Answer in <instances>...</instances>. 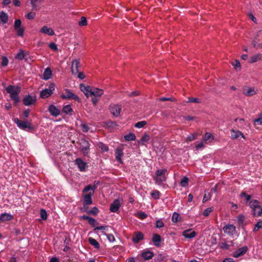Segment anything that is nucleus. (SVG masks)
<instances>
[{
  "instance_id": "1",
  "label": "nucleus",
  "mask_w": 262,
  "mask_h": 262,
  "mask_svg": "<svg viewBox=\"0 0 262 262\" xmlns=\"http://www.w3.org/2000/svg\"><path fill=\"white\" fill-rule=\"evenodd\" d=\"M7 92L10 94L11 98L14 101L15 104H17L20 101L18 94L20 92V89L13 85H9L6 88Z\"/></svg>"
},
{
  "instance_id": "2",
  "label": "nucleus",
  "mask_w": 262,
  "mask_h": 262,
  "mask_svg": "<svg viewBox=\"0 0 262 262\" xmlns=\"http://www.w3.org/2000/svg\"><path fill=\"white\" fill-rule=\"evenodd\" d=\"M14 122L16 124L20 129L27 131L32 132L34 130V127L31 122L28 121H21L17 118L13 119Z\"/></svg>"
},
{
  "instance_id": "3",
  "label": "nucleus",
  "mask_w": 262,
  "mask_h": 262,
  "mask_svg": "<svg viewBox=\"0 0 262 262\" xmlns=\"http://www.w3.org/2000/svg\"><path fill=\"white\" fill-rule=\"evenodd\" d=\"M79 146V150L84 156H87L90 153V144L89 142L84 138H80L77 142Z\"/></svg>"
},
{
  "instance_id": "4",
  "label": "nucleus",
  "mask_w": 262,
  "mask_h": 262,
  "mask_svg": "<svg viewBox=\"0 0 262 262\" xmlns=\"http://www.w3.org/2000/svg\"><path fill=\"white\" fill-rule=\"evenodd\" d=\"M249 205L252 209L254 216H259L262 214V207L259 205V201L256 200H251Z\"/></svg>"
},
{
  "instance_id": "5",
  "label": "nucleus",
  "mask_w": 262,
  "mask_h": 262,
  "mask_svg": "<svg viewBox=\"0 0 262 262\" xmlns=\"http://www.w3.org/2000/svg\"><path fill=\"white\" fill-rule=\"evenodd\" d=\"M64 91V93H62L60 96L62 99H74L79 102L81 101L80 98L72 93L70 90L66 89Z\"/></svg>"
},
{
  "instance_id": "6",
  "label": "nucleus",
  "mask_w": 262,
  "mask_h": 262,
  "mask_svg": "<svg viewBox=\"0 0 262 262\" xmlns=\"http://www.w3.org/2000/svg\"><path fill=\"white\" fill-rule=\"evenodd\" d=\"M55 90V84L53 83H50L48 88L42 90L40 93V97L41 98L45 99L49 97Z\"/></svg>"
},
{
  "instance_id": "7",
  "label": "nucleus",
  "mask_w": 262,
  "mask_h": 262,
  "mask_svg": "<svg viewBox=\"0 0 262 262\" xmlns=\"http://www.w3.org/2000/svg\"><path fill=\"white\" fill-rule=\"evenodd\" d=\"M111 113L115 117H118L122 110L121 105L116 104H111L108 108Z\"/></svg>"
},
{
  "instance_id": "8",
  "label": "nucleus",
  "mask_w": 262,
  "mask_h": 262,
  "mask_svg": "<svg viewBox=\"0 0 262 262\" xmlns=\"http://www.w3.org/2000/svg\"><path fill=\"white\" fill-rule=\"evenodd\" d=\"M21 26V20L19 19H16L14 22V29L16 31L17 36L23 37L24 34L25 29Z\"/></svg>"
},
{
  "instance_id": "9",
  "label": "nucleus",
  "mask_w": 262,
  "mask_h": 262,
  "mask_svg": "<svg viewBox=\"0 0 262 262\" xmlns=\"http://www.w3.org/2000/svg\"><path fill=\"white\" fill-rule=\"evenodd\" d=\"M74 163L80 171H85L86 170L87 163L84 162L81 158H76L74 161Z\"/></svg>"
},
{
  "instance_id": "10",
  "label": "nucleus",
  "mask_w": 262,
  "mask_h": 262,
  "mask_svg": "<svg viewBox=\"0 0 262 262\" xmlns=\"http://www.w3.org/2000/svg\"><path fill=\"white\" fill-rule=\"evenodd\" d=\"M124 148L123 146H119L115 150V158L117 161L120 164H123L122 157L123 156Z\"/></svg>"
},
{
  "instance_id": "11",
  "label": "nucleus",
  "mask_w": 262,
  "mask_h": 262,
  "mask_svg": "<svg viewBox=\"0 0 262 262\" xmlns=\"http://www.w3.org/2000/svg\"><path fill=\"white\" fill-rule=\"evenodd\" d=\"M248 248L247 246H245L238 248L233 252L232 256L235 258H238L244 255L248 251Z\"/></svg>"
},
{
  "instance_id": "12",
  "label": "nucleus",
  "mask_w": 262,
  "mask_h": 262,
  "mask_svg": "<svg viewBox=\"0 0 262 262\" xmlns=\"http://www.w3.org/2000/svg\"><path fill=\"white\" fill-rule=\"evenodd\" d=\"M36 101L35 96H32L30 95H28L25 96L23 99V103L27 106L34 104Z\"/></svg>"
},
{
  "instance_id": "13",
  "label": "nucleus",
  "mask_w": 262,
  "mask_h": 262,
  "mask_svg": "<svg viewBox=\"0 0 262 262\" xmlns=\"http://www.w3.org/2000/svg\"><path fill=\"white\" fill-rule=\"evenodd\" d=\"M223 230L225 233L228 234V235H233L236 231V228L234 225L232 224H229L226 225L223 228Z\"/></svg>"
},
{
  "instance_id": "14",
  "label": "nucleus",
  "mask_w": 262,
  "mask_h": 262,
  "mask_svg": "<svg viewBox=\"0 0 262 262\" xmlns=\"http://www.w3.org/2000/svg\"><path fill=\"white\" fill-rule=\"evenodd\" d=\"M80 67V62L78 59H74L71 65V71L73 75H76L79 72V68Z\"/></svg>"
},
{
  "instance_id": "15",
  "label": "nucleus",
  "mask_w": 262,
  "mask_h": 262,
  "mask_svg": "<svg viewBox=\"0 0 262 262\" xmlns=\"http://www.w3.org/2000/svg\"><path fill=\"white\" fill-rule=\"evenodd\" d=\"M48 110L51 115L52 116L57 117L60 115V110L53 104L50 105Z\"/></svg>"
},
{
  "instance_id": "16",
  "label": "nucleus",
  "mask_w": 262,
  "mask_h": 262,
  "mask_svg": "<svg viewBox=\"0 0 262 262\" xmlns=\"http://www.w3.org/2000/svg\"><path fill=\"white\" fill-rule=\"evenodd\" d=\"M239 137L245 139L244 135L239 130H236L234 129L231 130V139L232 140L238 139Z\"/></svg>"
},
{
  "instance_id": "17",
  "label": "nucleus",
  "mask_w": 262,
  "mask_h": 262,
  "mask_svg": "<svg viewBox=\"0 0 262 262\" xmlns=\"http://www.w3.org/2000/svg\"><path fill=\"white\" fill-rule=\"evenodd\" d=\"M80 90L83 92L85 95L89 97L91 96V92L92 90V87L89 85L85 86L83 84H80L79 85Z\"/></svg>"
},
{
  "instance_id": "18",
  "label": "nucleus",
  "mask_w": 262,
  "mask_h": 262,
  "mask_svg": "<svg viewBox=\"0 0 262 262\" xmlns=\"http://www.w3.org/2000/svg\"><path fill=\"white\" fill-rule=\"evenodd\" d=\"M120 207V203L118 199L115 200L110 205V210L112 212H117Z\"/></svg>"
},
{
  "instance_id": "19",
  "label": "nucleus",
  "mask_w": 262,
  "mask_h": 262,
  "mask_svg": "<svg viewBox=\"0 0 262 262\" xmlns=\"http://www.w3.org/2000/svg\"><path fill=\"white\" fill-rule=\"evenodd\" d=\"M182 235L186 238H192L196 236V233L191 229H187L183 232Z\"/></svg>"
},
{
  "instance_id": "20",
  "label": "nucleus",
  "mask_w": 262,
  "mask_h": 262,
  "mask_svg": "<svg viewBox=\"0 0 262 262\" xmlns=\"http://www.w3.org/2000/svg\"><path fill=\"white\" fill-rule=\"evenodd\" d=\"M152 242L156 247H159L161 246V237L159 234L155 233L152 235Z\"/></svg>"
},
{
  "instance_id": "21",
  "label": "nucleus",
  "mask_w": 262,
  "mask_h": 262,
  "mask_svg": "<svg viewBox=\"0 0 262 262\" xmlns=\"http://www.w3.org/2000/svg\"><path fill=\"white\" fill-rule=\"evenodd\" d=\"M144 238V235L141 232H138L132 237V241L135 244H137Z\"/></svg>"
},
{
  "instance_id": "22",
  "label": "nucleus",
  "mask_w": 262,
  "mask_h": 262,
  "mask_svg": "<svg viewBox=\"0 0 262 262\" xmlns=\"http://www.w3.org/2000/svg\"><path fill=\"white\" fill-rule=\"evenodd\" d=\"M103 94V90L102 89H100L96 88H92V90L91 92V96H94L100 97Z\"/></svg>"
},
{
  "instance_id": "23",
  "label": "nucleus",
  "mask_w": 262,
  "mask_h": 262,
  "mask_svg": "<svg viewBox=\"0 0 262 262\" xmlns=\"http://www.w3.org/2000/svg\"><path fill=\"white\" fill-rule=\"evenodd\" d=\"M13 219V216L10 213H3L0 214V221L5 222L11 221Z\"/></svg>"
},
{
  "instance_id": "24",
  "label": "nucleus",
  "mask_w": 262,
  "mask_h": 262,
  "mask_svg": "<svg viewBox=\"0 0 262 262\" xmlns=\"http://www.w3.org/2000/svg\"><path fill=\"white\" fill-rule=\"evenodd\" d=\"M93 192H90L83 196L84 203L86 205H91L93 203L92 196L93 195Z\"/></svg>"
},
{
  "instance_id": "25",
  "label": "nucleus",
  "mask_w": 262,
  "mask_h": 262,
  "mask_svg": "<svg viewBox=\"0 0 262 262\" xmlns=\"http://www.w3.org/2000/svg\"><path fill=\"white\" fill-rule=\"evenodd\" d=\"M41 33L48 34L50 36H52L54 34V32L52 29L48 28L46 26H44L40 30Z\"/></svg>"
},
{
  "instance_id": "26",
  "label": "nucleus",
  "mask_w": 262,
  "mask_h": 262,
  "mask_svg": "<svg viewBox=\"0 0 262 262\" xmlns=\"http://www.w3.org/2000/svg\"><path fill=\"white\" fill-rule=\"evenodd\" d=\"M52 75V72L50 68H46L43 72V78L44 80H48L50 79Z\"/></svg>"
},
{
  "instance_id": "27",
  "label": "nucleus",
  "mask_w": 262,
  "mask_h": 262,
  "mask_svg": "<svg viewBox=\"0 0 262 262\" xmlns=\"http://www.w3.org/2000/svg\"><path fill=\"white\" fill-rule=\"evenodd\" d=\"M142 257L145 260H149L151 259L154 256V253L150 251H146L142 253Z\"/></svg>"
},
{
  "instance_id": "28",
  "label": "nucleus",
  "mask_w": 262,
  "mask_h": 262,
  "mask_svg": "<svg viewBox=\"0 0 262 262\" xmlns=\"http://www.w3.org/2000/svg\"><path fill=\"white\" fill-rule=\"evenodd\" d=\"M149 140V136L147 134L145 133L141 139L138 141V143L140 145H144L146 143L148 142Z\"/></svg>"
},
{
  "instance_id": "29",
  "label": "nucleus",
  "mask_w": 262,
  "mask_h": 262,
  "mask_svg": "<svg viewBox=\"0 0 262 262\" xmlns=\"http://www.w3.org/2000/svg\"><path fill=\"white\" fill-rule=\"evenodd\" d=\"M262 60V54H257L252 56L250 59L249 62L251 63H255L258 61Z\"/></svg>"
},
{
  "instance_id": "30",
  "label": "nucleus",
  "mask_w": 262,
  "mask_h": 262,
  "mask_svg": "<svg viewBox=\"0 0 262 262\" xmlns=\"http://www.w3.org/2000/svg\"><path fill=\"white\" fill-rule=\"evenodd\" d=\"M244 94L247 96H251L256 94L254 89L250 88L247 89H245L244 90Z\"/></svg>"
},
{
  "instance_id": "31",
  "label": "nucleus",
  "mask_w": 262,
  "mask_h": 262,
  "mask_svg": "<svg viewBox=\"0 0 262 262\" xmlns=\"http://www.w3.org/2000/svg\"><path fill=\"white\" fill-rule=\"evenodd\" d=\"M0 20L3 24H6L8 20V15L4 11L0 12Z\"/></svg>"
},
{
  "instance_id": "32",
  "label": "nucleus",
  "mask_w": 262,
  "mask_h": 262,
  "mask_svg": "<svg viewBox=\"0 0 262 262\" xmlns=\"http://www.w3.org/2000/svg\"><path fill=\"white\" fill-rule=\"evenodd\" d=\"M89 243L93 246L95 248L99 249L100 248L99 243L94 238L92 237L89 238Z\"/></svg>"
},
{
  "instance_id": "33",
  "label": "nucleus",
  "mask_w": 262,
  "mask_h": 262,
  "mask_svg": "<svg viewBox=\"0 0 262 262\" xmlns=\"http://www.w3.org/2000/svg\"><path fill=\"white\" fill-rule=\"evenodd\" d=\"M124 138L125 140L127 141H135L136 139V136L135 134L133 133H129L128 134L125 135Z\"/></svg>"
},
{
  "instance_id": "34",
  "label": "nucleus",
  "mask_w": 262,
  "mask_h": 262,
  "mask_svg": "<svg viewBox=\"0 0 262 262\" xmlns=\"http://www.w3.org/2000/svg\"><path fill=\"white\" fill-rule=\"evenodd\" d=\"M166 177L165 176H157L155 175V180L156 181V183L158 184H161L164 182L166 181Z\"/></svg>"
},
{
  "instance_id": "35",
  "label": "nucleus",
  "mask_w": 262,
  "mask_h": 262,
  "mask_svg": "<svg viewBox=\"0 0 262 262\" xmlns=\"http://www.w3.org/2000/svg\"><path fill=\"white\" fill-rule=\"evenodd\" d=\"M84 212H86L88 214H92L94 215H97L99 212V210L96 207H94L91 210H84Z\"/></svg>"
},
{
  "instance_id": "36",
  "label": "nucleus",
  "mask_w": 262,
  "mask_h": 262,
  "mask_svg": "<svg viewBox=\"0 0 262 262\" xmlns=\"http://www.w3.org/2000/svg\"><path fill=\"white\" fill-rule=\"evenodd\" d=\"M231 244H228L227 243H222L220 245V248L223 250H228L231 246L232 245V241L229 242Z\"/></svg>"
},
{
  "instance_id": "37",
  "label": "nucleus",
  "mask_w": 262,
  "mask_h": 262,
  "mask_svg": "<svg viewBox=\"0 0 262 262\" xmlns=\"http://www.w3.org/2000/svg\"><path fill=\"white\" fill-rule=\"evenodd\" d=\"M96 188H97V186L96 185L92 186L91 185H88L83 189L82 192L85 193L90 190H92V192H93V193H94Z\"/></svg>"
},
{
  "instance_id": "38",
  "label": "nucleus",
  "mask_w": 262,
  "mask_h": 262,
  "mask_svg": "<svg viewBox=\"0 0 262 262\" xmlns=\"http://www.w3.org/2000/svg\"><path fill=\"white\" fill-rule=\"evenodd\" d=\"M98 146L99 148H100L102 151L103 152H107L108 150V146L102 143V142H99L98 144Z\"/></svg>"
},
{
  "instance_id": "39",
  "label": "nucleus",
  "mask_w": 262,
  "mask_h": 262,
  "mask_svg": "<svg viewBox=\"0 0 262 262\" xmlns=\"http://www.w3.org/2000/svg\"><path fill=\"white\" fill-rule=\"evenodd\" d=\"M72 111L73 110L70 104L64 105L62 108V112L66 114H68Z\"/></svg>"
},
{
  "instance_id": "40",
  "label": "nucleus",
  "mask_w": 262,
  "mask_h": 262,
  "mask_svg": "<svg viewBox=\"0 0 262 262\" xmlns=\"http://www.w3.org/2000/svg\"><path fill=\"white\" fill-rule=\"evenodd\" d=\"M167 170L165 168L158 169L156 171L155 175L157 176H165V173L167 172Z\"/></svg>"
},
{
  "instance_id": "41",
  "label": "nucleus",
  "mask_w": 262,
  "mask_h": 262,
  "mask_svg": "<svg viewBox=\"0 0 262 262\" xmlns=\"http://www.w3.org/2000/svg\"><path fill=\"white\" fill-rule=\"evenodd\" d=\"M25 57V54L24 51L21 50L19 51V52L16 55L15 58L19 60H23Z\"/></svg>"
},
{
  "instance_id": "42",
  "label": "nucleus",
  "mask_w": 262,
  "mask_h": 262,
  "mask_svg": "<svg viewBox=\"0 0 262 262\" xmlns=\"http://www.w3.org/2000/svg\"><path fill=\"white\" fill-rule=\"evenodd\" d=\"M188 178L186 177H184L181 180L180 185L182 187H186L188 184Z\"/></svg>"
},
{
  "instance_id": "43",
  "label": "nucleus",
  "mask_w": 262,
  "mask_h": 262,
  "mask_svg": "<svg viewBox=\"0 0 262 262\" xmlns=\"http://www.w3.org/2000/svg\"><path fill=\"white\" fill-rule=\"evenodd\" d=\"M147 122L146 121H142L137 122L135 124V127L138 128H141L146 125Z\"/></svg>"
},
{
  "instance_id": "44",
  "label": "nucleus",
  "mask_w": 262,
  "mask_h": 262,
  "mask_svg": "<svg viewBox=\"0 0 262 262\" xmlns=\"http://www.w3.org/2000/svg\"><path fill=\"white\" fill-rule=\"evenodd\" d=\"M40 217L42 220L45 221L47 219V212L45 209H41L40 210Z\"/></svg>"
},
{
  "instance_id": "45",
  "label": "nucleus",
  "mask_w": 262,
  "mask_h": 262,
  "mask_svg": "<svg viewBox=\"0 0 262 262\" xmlns=\"http://www.w3.org/2000/svg\"><path fill=\"white\" fill-rule=\"evenodd\" d=\"M180 214L177 212H174L172 216V221L173 223H177L178 222L179 220Z\"/></svg>"
},
{
  "instance_id": "46",
  "label": "nucleus",
  "mask_w": 262,
  "mask_h": 262,
  "mask_svg": "<svg viewBox=\"0 0 262 262\" xmlns=\"http://www.w3.org/2000/svg\"><path fill=\"white\" fill-rule=\"evenodd\" d=\"M80 26H85L87 25V20L85 17L82 16L81 17L80 20L78 23Z\"/></svg>"
},
{
  "instance_id": "47",
  "label": "nucleus",
  "mask_w": 262,
  "mask_h": 262,
  "mask_svg": "<svg viewBox=\"0 0 262 262\" xmlns=\"http://www.w3.org/2000/svg\"><path fill=\"white\" fill-rule=\"evenodd\" d=\"M198 136L197 133H194L193 134H191L187 136L186 138V141H192L193 140H194Z\"/></svg>"
},
{
  "instance_id": "48",
  "label": "nucleus",
  "mask_w": 262,
  "mask_h": 262,
  "mask_svg": "<svg viewBox=\"0 0 262 262\" xmlns=\"http://www.w3.org/2000/svg\"><path fill=\"white\" fill-rule=\"evenodd\" d=\"M245 216L242 215H239L237 217V220L238 223V224L240 225H243L244 224V221H245Z\"/></svg>"
},
{
  "instance_id": "49",
  "label": "nucleus",
  "mask_w": 262,
  "mask_h": 262,
  "mask_svg": "<svg viewBox=\"0 0 262 262\" xmlns=\"http://www.w3.org/2000/svg\"><path fill=\"white\" fill-rule=\"evenodd\" d=\"M88 221V223L93 227H96V226L97 225L95 219L92 217H90Z\"/></svg>"
},
{
  "instance_id": "50",
  "label": "nucleus",
  "mask_w": 262,
  "mask_h": 262,
  "mask_svg": "<svg viewBox=\"0 0 262 262\" xmlns=\"http://www.w3.org/2000/svg\"><path fill=\"white\" fill-rule=\"evenodd\" d=\"M8 64V59L7 57L3 56L2 58L1 66L2 67H6Z\"/></svg>"
},
{
  "instance_id": "51",
  "label": "nucleus",
  "mask_w": 262,
  "mask_h": 262,
  "mask_svg": "<svg viewBox=\"0 0 262 262\" xmlns=\"http://www.w3.org/2000/svg\"><path fill=\"white\" fill-rule=\"evenodd\" d=\"M261 228H262V221H259L255 224V227L253 229V232H256Z\"/></svg>"
},
{
  "instance_id": "52",
  "label": "nucleus",
  "mask_w": 262,
  "mask_h": 262,
  "mask_svg": "<svg viewBox=\"0 0 262 262\" xmlns=\"http://www.w3.org/2000/svg\"><path fill=\"white\" fill-rule=\"evenodd\" d=\"M213 139L212 135L210 133H206L204 137L205 141H210V139Z\"/></svg>"
},
{
  "instance_id": "53",
  "label": "nucleus",
  "mask_w": 262,
  "mask_h": 262,
  "mask_svg": "<svg viewBox=\"0 0 262 262\" xmlns=\"http://www.w3.org/2000/svg\"><path fill=\"white\" fill-rule=\"evenodd\" d=\"M49 47L51 50L54 51H57L58 50L57 45L53 42L50 43L49 45Z\"/></svg>"
},
{
  "instance_id": "54",
  "label": "nucleus",
  "mask_w": 262,
  "mask_h": 262,
  "mask_svg": "<svg viewBox=\"0 0 262 262\" xmlns=\"http://www.w3.org/2000/svg\"><path fill=\"white\" fill-rule=\"evenodd\" d=\"M212 210L213 209H212V208H207L204 210V211L203 212V214L205 216H207L209 215L210 213L212 211Z\"/></svg>"
},
{
  "instance_id": "55",
  "label": "nucleus",
  "mask_w": 262,
  "mask_h": 262,
  "mask_svg": "<svg viewBox=\"0 0 262 262\" xmlns=\"http://www.w3.org/2000/svg\"><path fill=\"white\" fill-rule=\"evenodd\" d=\"M164 226V224L163 221L161 220H159L156 222V227L157 228H161Z\"/></svg>"
},
{
  "instance_id": "56",
  "label": "nucleus",
  "mask_w": 262,
  "mask_h": 262,
  "mask_svg": "<svg viewBox=\"0 0 262 262\" xmlns=\"http://www.w3.org/2000/svg\"><path fill=\"white\" fill-rule=\"evenodd\" d=\"M151 195L156 199L159 198L160 192L158 190H154L151 193Z\"/></svg>"
},
{
  "instance_id": "57",
  "label": "nucleus",
  "mask_w": 262,
  "mask_h": 262,
  "mask_svg": "<svg viewBox=\"0 0 262 262\" xmlns=\"http://www.w3.org/2000/svg\"><path fill=\"white\" fill-rule=\"evenodd\" d=\"M241 196L245 197L246 198V202L249 201L251 198V195L247 194L245 192H242L241 194Z\"/></svg>"
},
{
  "instance_id": "58",
  "label": "nucleus",
  "mask_w": 262,
  "mask_h": 262,
  "mask_svg": "<svg viewBox=\"0 0 262 262\" xmlns=\"http://www.w3.org/2000/svg\"><path fill=\"white\" fill-rule=\"evenodd\" d=\"M137 215H138V217L141 220L145 219L147 216V214L144 212H140L138 213Z\"/></svg>"
},
{
  "instance_id": "59",
  "label": "nucleus",
  "mask_w": 262,
  "mask_h": 262,
  "mask_svg": "<svg viewBox=\"0 0 262 262\" xmlns=\"http://www.w3.org/2000/svg\"><path fill=\"white\" fill-rule=\"evenodd\" d=\"M81 129L84 133H87L89 130V127L86 124H82L81 125Z\"/></svg>"
},
{
  "instance_id": "60",
  "label": "nucleus",
  "mask_w": 262,
  "mask_h": 262,
  "mask_svg": "<svg viewBox=\"0 0 262 262\" xmlns=\"http://www.w3.org/2000/svg\"><path fill=\"white\" fill-rule=\"evenodd\" d=\"M35 16V13L34 12H31L28 13L26 16L28 19H32L34 18Z\"/></svg>"
},
{
  "instance_id": "61",
  "label": "nucleus",
  "mask_w": 262,
  "mask_h": 262,
  "mask_svg": "<svg viewBox=\"0 0 262 262\" xmlns=\"http://www.w3.org/2000/svg\"><path fill=\"white\" fill-rule=\"evenodd\" d=\"M105 235H106L107 236V239L111 242H114L115 240V237L112 234H105Z\"/></svg>"
},
{
  "instance_id": "62",
  "label": "nucleus",
  "mask_w": 262,
  "mask_h": 262,
  "mask_svg": "<svg viewBox=\"0 0 262 262\" xmlns=\"http://www.w3.org/2000/svg\"><path fill=\"white\" fill-rule=\"evenodd\" d=\"M160 101H173L174 100V98L172 97H161L159 99Z\"/></svg>"
},
{
  "instance_id": "63",
  "label": "nucleus",
  "mask_w": 262,
  "mask_h": 262,
  "mask_svg": "<svg viewBox=\"0 0 262 262\" xmlns=\"http://www.w3.org/2000/svg\"><path fill=\"white\" fill-rule=\"evenodd\" d=\"M252 43L255 49H258V46L259 43L258 42V40L257 38H255L254 39H253L252 42Z\"/></svg>"
},
{
  "instance_id": "64",
  "label": "nucleus",
  "mask_w": 262,
  "mask_h": 262,
  "mask_svg": "<svg viewBox=\"0 0 262 262\" xmlns=\"http://www.w3.org/2000/svg\"><path fill=\"white\" fill-rule=\"evenodd\" d=\"M254 122L255 123H257L258 125H261L262 124V114L259 116L258 118L254 120Z\"/></svg>"
}]
</instances>
